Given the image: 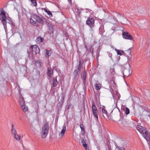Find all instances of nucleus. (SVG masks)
Masks as SVG:
<instances>
[{"label": "nucleus", "mask_w": 150, "mask_h": 150, "mask_svg": "<svg viewBox=\"0 0 150 150\" xmlns=\"http://www.w3.org/2000/svg\"><path fill=\"white\" fill-rule=\"evenodd\" d=\"M137 129L146 140L150 141V134L146 129L139 125L137 126Z\"/></svg>", "instance_id": "obj_1"}, {"label": "nucleus", "mask_w": 150, "mask_h": 150, "mask_svg": "<svg viewBox=\"0 0 150 150\" xmlns=\"http://www.w3.org/2000/svg\"><path fill=\"white\" fill-rule=\"evenodd\" d=\"M49 129L48 124L45 123L42 127L40 135L42 138H45L47 135Z\"/></svg>", "instance_id": "obj_2"}, {"label": "nucleus", "mask_w": 150, "mask_h": 150, "mask_svg": "<svg viewBox=\"0 0 150 150\" xmlns=\"http://www.w3.org/2000/svg\"><path fill=\"white\" fill-rule=\"evenodd\" d=\"M1 18V22L3 25L5 31L7 29L6 24L7 22L6 20V14L4 11H1L0 13Z\"/></svg>", "instance_id": "obj_3"}, {"label": "nucleus", "mask_w": 150, "mask_h": 150, "mask_svg": "<svg viewBox=\"0 0 150 150\" xmlns=\"http://www.w3.org/2000/svg\"><path fill=\"white\" fill-rule=\"evenodd\" d=\"M30 51H32L35 54L38 53L40 52V49L38 46L37 45H34L30 47Z\"/></svg>", "instance_id": "obj_4"}, {"label": "nucleus", "mask_w": 150, "mask_h": 150, "mask_svg": "<svg viewBox=\"0 0 150 150\" xmlns=\"http://www.w3.org/2000/svg\"><path fill=\"white\" fill-rule=\"evenodd\" d=\"M92 108L94 116L96 119H98V111L96 106L93 104L92 105Z\"/></svg>", "instance_id": "obj_5"}, {"label": "nucleus", "mask_w": 150, "mask_h": 150, "mask_svg": "<svg viewBox=\"0 0 150 150\" xmlns=\"http://www.w3.org/2000/svg\"><path fill=\"white\" fill-rule=\"evenodd\" d=\"M87 25L90 27H91L94 25V21L93 18H89L86 21Z\"/></svg>", "instance_id": "obj_6"}, {"label": "nucleus", "mask_w": 150, "mask_h": 150, "mask_svg": "<svg viewBox=\"0 0 150 150\" xmlns=\"http://www.w3.org/2000/svg\"><path fill=\"white\" fill-rule=\"evenodd\" d=\"M122 36L124 38L126 39L131 40L132 39V36L128 33H123Z\"/></svg>", "instance_id": "obj_7"}, {"label": "nucleus", "mask_w": 150, "mask_h": 150, "mask_svg": "<svg viewBox=\"0 0 150 150\" xmlns=\"http://www.w3.org/2000/svg\"><path fill=\"white\" fill-rule=\"evenodd\" d=\"M66 127L64 125L62 129L59 134L58 136L59 137L62 138L63 137L66 132Z\"/></svg>", "instance_id": "obj_8"}, {"label": "nucleus", "mask_w": 150, "mask_h": 150, "mask_svg": "<svg viewBox=\"0 0 150 150\" xmlns=\"http://www.w3.org/2000/svg\"><path fill=\"white\" fill-rule=\"evenodd\" d=\"M53 73V70L50 69H48L47 72V75L48 79H51L52 78V74Z\"/></svg>", "instance_id": "obj_9"}, {"label": "nucleus", "mask_w": 150, "mask_h": 150, "mask_svg": "<svg viewBox=\"0 0 150 150\" xmlns=\"http://www.w3.org/2000/svg\"><path fill=\"white\" fill-rule=\"evenodd\" d=\"M45 56L46 57H49L51 55L52 51L50 50H45Z\"/></svg>", "instance_id": "obj_10"}, {"label": "nucleus", "mask_w": 150, "mask_h": 150, "mask_svg": "<svg viewBox=\"0 0 150 150\" xmlns=\"http://www.w3.org/2000/svg\"><path fill=\"white\" fill-rule=\"evenodd\" d=\"M11 132L12 135L13 136L17 134L16 130L14 127L13 124H12V125Z\"/></svg>", "instance_id": "obj_11"}, {"label": "nucleus", "mask_w": 150, "mask_h": 150, "mask_svg": "<svg viewBox=\"0 0 150 150\" xmlns=\"http://www.w3.org/2000/svg\"><path fill=\"white\" fill-rule=\"evenodd\" d=\"M81 143L83 147H84L85 149L86 150H89V149L87 148V145L86 143V142L85 140L81 138Z\"/></svg>", "instance_id": "obj_12"}, {"label": "nucleus", "mask_w": 150, "mask_h": 150, "mask_svg": "<svg viewBox=\"0 0 150 150\" xmlns=\"http://www.w3.org/2000/svg\"><path fill=\"white\" fill-rule=\"evenodd\" d=\"M124 75L125 76L127 77L130 74V70L125 69L123 71Z\"/></svg>", "instance_id": "obj_13"}, {"label": "nucleus", "mask_w": 150, "mask_h": 150, "mask_svg": "<svg viewBox=\"0 0 150 150\" xmlns=\"http://www.w3.org/2000/svg\"><path fill=\"white\" fill-rule=\"evenodd\" d=\"M21 107L22 109L23 112H25L28 111V107L25 104L22 105Z\"/></svg>", "instance_id": "obj_14"}, {"label": "nucleus", "mask_w": 150, "mask_h": 150, "mask_svg": "<svg viewBox=\"0 0 150 150\" xmlns=\"http://www.w3.org/2000/svg\"><path fill=\"white\" fill-rule=\"evenodd\" d=\"M44 39L40 36H39L36 39V42L38 43H40L43 42Z\"/></svg>", "instance_id": "obj_15"}, {"label": "nucleus", "mask_w": 150, "mask_h": 150, "mask_svg": "<svg viewBox=\"0 0 150 150\" xmlns=\"http://www.w3.org/2000/svg\"><path fill=\"white\" fill-rule=\"evenodd\" d=\"M58 83V82L56 79L53 78L52 79V86L54 87H55L57 86Z\"/></svg>", "instance_id": "obj_16"}, {"label": "nucleus", "mask_w": 150, "mask_h": 150, "mask_svg": "<svg viewBox=\"0 0 150 150\" xmlns=\"http://www.w3.org/2000/svg\"><path fill=\"white\" fill-rule=\"evenodd\" d=\"M80 126L81 129V134L82 135H84L85 132L84 126L83 124H80Z\"/></svg>", "instance_id": "obj_17"}, {"label": "nucleus", "mask_w": 150, "mask_h": 150, "mask_svg": "<svg viewBox=\"0 0 150 150\" xmlns=\"http://www.w3.org/2000/svg\"><path fill=\"white\" fill-rule=\"evenodd\" d=\"M13 137L18 141H19L21 139V137L17 134L13 136Z\"/></svg>", "instance_id": "obj_18"}, {"label": "nucleus", "mask_w": 150, "mask_h": 150, "mask_svg": "<svg viewBox=\"0 0 150 150\" xmlns=\"http://www.w3.org/2000/svg\"><path fill=\"white\" fill-rule=\"evenodd\" d=\"M105 107H104L103 106H102V107H100V109L102 110L103 114H104V115H105V116H107V111L105 109Z\"/></svg>", "instance_id": "obj_19"}, {"label": "nucleus", "mask_w": 150, "mask_h": 150, "mask_svg": "<svg viewBox=\"0 0 150 150\" xmlns=\"http://www.w3.org/2000/svg\"><path fill=\"white\" fill-rule=\"evenodd\" d=\"M45 11L46 12L47 14L51 17H52V14L51 13V11H50L47 8H44Z\"/></svg>", "instance_id": "obj_20"}, {"label": "nucleus", "mask_w": 150, "mask_h": 150, "mask_svg": "<svg viewBox=\"0 0 150 150\" xmlns=\"http://www.w3.org/2000/svg\"><path fill=\"white\" fill-rule=\"evenodd\" d=\"M101 85L100 83H98L95 85V89L96 90H99L101 88Z\"/></svg>", "instance_id": "obj_21"}, {"label": "nucleus", "mask_w": 150, "mask_h": 150, "mask_svg": "<svg viewBox=\"0 0 150 150\" xmlns=\"http://www.w3.org/2000/svg\"><path fill=\"white\" fill-rule=\"evenodd\" d=\"M20 98V102H19V104L20 105H21V106L22 105H23L25 104V101L24 100V99H23V98L22 97V98Z\"/></svg>", "instance_id": "obj_22"}, {"label": "nucleus", "mask_w": 150, "mask_h": 150, "mask_svg": "<svg viewBox=\"0 0 150 150\" xmlns=\"http://www.w3.org/2000/svg\"><path fill=\"white\" fill-rule=\"evenodd\" d=\"M37 21L38 22L42 24L43 23V21L42 20L40 17L38 16L37 17Z\"/></svg>", "instance_id": "obj_23"}, {"label": "nucleus", "mask_w": 150, "mask_h": 150, "mask_svg": "<svg viewBox=\"0 0 150 150\" xmlns=\"http://www.w3.org/2000/svg\"><path fill=\"white\" fill-rule=\"evenodd\" d=\"M32 4L34 6H37V3L36 0H30Z\"/></svg>", "instance_id": "obj_24"}, {"label": "nucleus", "mask_w": 150, "mask_h": 150, "mask_svg": "<svg viewBox=\"0 0 150 150\" xmlns=\"http://www.w3.org/2000/svg\"><path fill=\"white\" fill-rule=\"evenodd\" d=\"M21 6L19 4H16V6L15 7V8H16V9L17 11L19 10H20L21 8Z\"/></svg>", "instance_id": "obj_25"}, {"label": "nucleus", "mask_w": 150, "mask_h": 150, "mask_svg": "<svg viewBox=\"0 0 150 150\" xmlns=\"http://www.w3.org/2000/svg\"><path fill=\"white\" fill-rule=\"evenodd\" d=\"M30 23L32 24H35L36 23L35 21H34L32 19H30Z\"/></svg>", "instance_id": "obj_26"}, {"label": "nucleus", "mask_w": 150, "mask_h": 150, "mask_svg": "<svg viewBox=\"0 0 150 150\" xmlns=\"http://www.w3.org/2000/svg\"><path fill=\"white\" fill-rule=\"evenodd\" d=\"M125 113L127 115L129 113V110L127 108H126Z\"/></svg>", "instance_id": "obj_27"}, {"label": "nucleus", "mask_w": 150, "mask_h": 150, "mask_svg": "<svg viewBox=\"0 0 150 150\" xmlns=\"http://www.w3.org/2000/svg\"><path fill=\"white\" fill-rule=\"evenodd\" d=\"M115 51L117 53V54L118 55H122V53L120 51V50L117 49Z\"/></svg>", "instance_id": "obj_28"}, {"label": "nucleus", "mask_w": 150, "mask_h": 150, "mask_svg": "<svg viewBox=\"0 0 150 150\" xmlns=\"http://www.w3.org/2000/svg\"><path fill=\"white\" fill-rule=\"evenodd\" d=\"M83 78L84 80H85L86 78V72L85 71H84L83 72Z\"/></svg>", "instance_id": "obj_29"}, {"label": "nucleus", "mask_w": 150, "mask_h": 150, "mask_svg": "<svg viewBox=\"0 0 150 150\" xmlns=\"http://www.w3.org/2000/svg\"><path fill=\"white\" fill-rule=\"evenodd\" d=\"M115 93L116 94V96H114V95H113V96L114 98H117V97H116V96H118V98L119 99L120 98V97H119V94H118L117 92H116L115 91Z\"/></svg>", "instance_id": "obj_30"}, {"label": "nucleus", "mask_w": 150, "mask_h": 150, "mask_svg": "<svg viewBox=\"0 0 150 150\" xmlns=\"http://www.w3.org/2000/svg\"><path fill=\"white\" fill-rule=\"evenodd\" d=\"M7 19L9 21V23H10L11 21H13L12 19L9 17L7 18Z\"/></svg>", "instance_id": "obj_31"}, {"label": "nucleus", "mask_w": 150, "mask_h": 150, "mask_svg": "<svg viewBox=\"0 0 150 150\" xmlns=\"http://www.w3.org/2000/svg\"><path fill=\"white\" fill-rule=\"evenodd\" d=\"M125 120H123L122 121V124L123 125H125Z\"/></svg>", "instance_id": "obj_32"}, {"label": "nucleus", "mask_w": 150, "mask_h": 150, "mask_svg": "<svg viewBox=\"0 0 150 150\" xmlns=\"http://www.w3.org/2000/svg\"><path fill=\"white\" fill-rule=\"evenodd\" d=\"M10 23L11 24V26H14V24L13 23V21H11L10 23Z\"/></svg>", "instance_id": "obj_33"}, {"label": "nucleus", "mask_w": 150, "mask_h": 150, "mask_svg": "<svg viewBox=\"0 0 150 150\" xmlns=\"http://www.w3.org/2000/svg\"><path fill=\"white\" fill-rule=\"evenodd\" d=\"M81 62V61H80L79 62V67L78 68V70L79 71H80V67H80V64Z\"/></svg>", "instance_id": "obj_34"}, {"label": "nucleus", "mask_w": 150, "mask_h": 150, "mask_svg": "<svg viewBox=\"0 0 150 150\" xmlns=\"http://www.w3.org/2000/svg\"><path fill=\"white\" fill-rule=\"evenodd\" d=\"M111 47L112 48L114 49L115 50H117L116 48L115 47L113 46H111Z\"/></svg>", "instance_id": "obj_35"}, {"label": "nucleus", "mask_w": 150, "mask_h": 150, "mask_svg": "<svg viewBox=\"0 0 150 150\" xmlns=\"http://www.w3.org/2000/svg\"><path fill=\"white\" fill-rule=\"evenodd\" d=\"M119 149V150H125L122 147H120Z\"/></svg>", "instance_id": "obj_36"}, {"label": "nucleus", "mask_w": 150, "mask_h": 150, "mask_svg": "<svg viewBox=\"0 0 150 150\" xmlns=\"http://www.w3.org/2000/svg\"><path fill=\"white\" fill-rule=\"evenodd\" d=\"M68 1L69 2L70 4L71 5H72V1L71 0H68Z\"/></svg>", "instance_id": "obj_37"}, {"label": "nucleus", "mask_w": 150, "mask_h": 150, "mask_svg": "<svg viewBox=\"0 0 150 150\" xmlns=\"http://www.w3.org/2000/svg\"><path fill=\"white\" fill-rule=\"evenodd\" d=\"M74 73H75L76 74H77L78 73V71L77 70H76L74 71Z\"/></svg>", "instance_id": "obj_38"}, {"label": "nucleus", "mask_w": 150, "mask_h": 150, "mask_svg": "<svg viewBox=\"0 0 150 150\" xmlns=\"http://www.w3.org/2000/svg\"><path fill=\"white\" fill-rule=\"evenodd\" d=\"M109 57H111L112 56V54H109Z\"/></svg>", "instance_id": "obj_39"}, {"label": "nucleus", "mask_w": 150, "mask_h": 150, "mask_svg": "<svg viewBox=\"0 0 150 150\" xmlns=\"http://www.w3.org/2000/svg\"><path fill=\"white\" fill-rule=\"evenodd\" d=\"M23 150H25L26 149L25 148L24 146L23 145Z\"/></svg>", "instance_id": "obj_40"}, {"label": "nucleus", "mask_w": 150, "mask_h": 150, "mask_svg": "<svg viewBox=\"0 0 150 150\" xmlns=\"http://www.w3.org/2000/svg\"><path fill=\"white\" fill-rule=\"evenodd\" d=\"M28 52H28V51H27V52H28Z\"/></svg>", "instance_id": "obj_41"}, {"label": "nucleus", "mask_w": 150, "mask_h": 150, "mask_svg": "<svg viewBox=\"0 0 150 150\" xmlns=\"http://www.w3.org/2000/svg\"><path fill=\"white\" fill-rule=\"evenodd\" d=\"M149 117H150V115H149Z\"/></svg>", "instance_id": "obj_42"}]
</instances>
